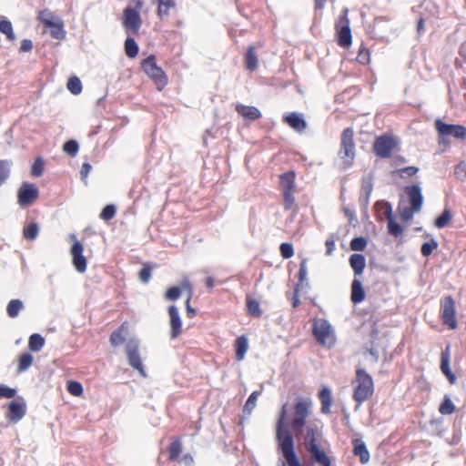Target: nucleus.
Segmentation results:
<instances>
[{"instance_id": "nucleus-26", "label": "nucleus", "mask_w": 466, "mask_h": 466, "mask_svg": "<svg viewBox=\"0 0 466 466\" xmlns=\"http://www.w3.org/2000/svg\"><path fill=\"white\" fill-rule=\"evenodd\" d=\"M128 329V323L127 321L123 322L121 326L112 332L109 338L110 344L114 347L119 346L124 343L126 340L125 335L127 334Z\"/></svg>"}, {"instance_id": "nucleus-20", "label": "nucleus", "mask_w": 466, "mask_h": 466, "mask_svg": "<svg viewBox=\"0 0 466 466\" xmlns=\"http://www.w3.org/2000/svg\"><path fill=\"white\" fill-rule=\"evenodd\" d=\"M25 404L24 402L12 401L8 405L5 417L11 422H17L25 416Z\"/></svg>"}, {"instance_id": "nucleus-34", "label": "nucleus", "mask_w": 466, "mask_h": 466, "mask_svg": "<svg viewBox=\"0 0 466 466\" xmlns=\"http://www.w3.org/2000/svg\"><path fill=\"white\" fill-rule=\"evenodd\" d=\"M0 32L2 34L5 35L6 38L9 41L15 40V33L13 30L12 23L10 22V20L7 17H5L4 15L0 16Z\"/></svg>"}, {"instance_id": "nucleus-33", "label": "nucleus", "mask_w": 466, "mask_h": 466, "mask_svg": "<svg viewBox=\"0 0 466 466\" xmlns=\"http://www.w3.org/2000/svg\"><path fill=\"white\" fill-rule=\"evenodd\" d=\"M39 233V227L36 222L30 221L26 222L23 228V237L25 239L33 241L35 240Z\"/></svg>"}, {"instance_id": "nucleus-28", "label": "nucleus", "mask_w": 466, "mask_h": 466, "mask_svg": "<svg viewBox=\"0 0 466 466\" xmlns=\"http://www.w3.org/2000/svg\"><path fill=\"white\" fill-rule=\"evenodd\" d=\"M404 192L409 198L410 204H422L423 197L419 185L407 186Z\"/></svg>"}, {"instance_id": "nucleus-52", "label": "nucleus", "mask_w": 466, "mask_h": 466, "mask_svg": "<svg viewBox=\"0 0 466 466\" xmlns=\"http://www.w3.org/2000/svg\"><path fill=\"white\" fill-rule=\"evenodd\" d=\"M438 248V243L436 240L431 239L430 242H425L422 244L420 252L424 257H429L431 255L434 249Z\"/></svg>"}, {"instance_id": "nucleus-12", "label": "nucleus", "mask_w": 466, "mask_h": 466, "mask_svg": "<svg viewBox=\"0 0 466 466\" xmlns=\"http://www.w3.org/2000/svg\"><path fill=\"white\" fill-rule=\"evenodd\" d=\"M313 334L317 341L321 345H330L333 343L331 327L326 320H319L314 324Z\"/></svg>"}, {"instance_id": "nucleus-51", "label": "nucleus", "mask_w": 466, "mask_h": 466, "mask_svg": "<svg viewBox=\"0 0 466 466\" xmlns=\"http://www.w3.org/2000/svg\"><path fill=\"white\" fill-rule=\"evenodd\" d=\"M367 246V239L363 237L354 238L350 241V248L354 251H362Z\"/></svg>"}, {"instance_id": "nucleus-1", "label": "nucleus", "mask_w": 466, "mask_h": 466, "mask_svg": "<svg viewBox=\"0 0 466 466\" xmlns=\"http://www.w3.org/2000/svg\"><path fill=\"white\" fill-rule=\"evenodd\" d=\"M303 445L311 465L331 466V459L328 454L329 442L323 436L321 427L309 424L305 429Z\"/></svg>"}, {"instance_id": "nucleus-45", "label": "nucleus", "mask_w": 466, "mask_h": 466, "mask_svg": "<svg viewBox=\"0 0 466 466\" xmlns=\"http://www.w3.org/2000/svg\"><path fill=\"white\" fill-rule=\"evenodd\" d=\"M11 165L10 160H0V186L9 177Z\"/></svg>"}, {"instance_id": "nucleus-46", "label": "nucleus", "mask_w": 466, "mask_h": 466, "mask_svg": "<svg viewBox=\"0 0 466 466\" xmlns=\"http://www.w3.org/2000/svg\"><path fill=\"white\" fill-rule=\"evenodd\" d=\"M68 90L74 95H79L82 92V83L77 76H71L67 82Z\"/></svg>"}, {"instance_id": "nucleus-32", "label": "nucleus", "mask_w": 466, "mask_h": 466, "mask_svg": "<svg viewBox=\"0 0 466 466\" xmlns=\"http://www.w3.org/2000/svg\"><path fill=\"white\" fill-rule=\"evenodd\" d=\"M373 185H372V178L371 177H365L362 179L361 184V192L360 197V201L362 204H368L370 196L372 192Z\"/></svg>"}, {"instance_id": "nucleus-57", "label": "nucleus", "mask_w": 466, "mask_h": 466, "mask_svg": "<svg viewBox=\"0 0 466 466\" xmlns=\"http://www.w3.org/2000/svg\"><path fill=\"white\" fill-rule=\"evenodd\" d=\"M308 275V269H307V259H303L300 262L299 265V283L297 287L299 288L302 283L306 280Z\"/></svg>"}, {"instance_id": "nucleus-19", "label": "nucleus", "mask_w": 466, "mask_h": 466, "mask_svg": "<svg viewBox=\"0 0 466 466\" xmlns=\"http://www.w3.org/2000/svg\"><path fill=\"white\" fill-rule=\"evenodd\" d=\"M318 398L320 401L321 407L320 411L323 414H330L331 412V406L333 404V397L331 390L327 387L323 386L320 390L318 392Z\"/></svg>"}, {"instance_id": "nucleus-36", "label": "nucleus", "mask_w": 466, "mask_h": 466, "mask_svg": "<svg viewBox=\"0 0 466 466\" xmlns=\"http://www.w3.org/2000/svg\"><path fill=\"white\" fill-rule=\"evenodd\" d=\"M157 14L160 18L168 16L170 9L176 7L174 0H157Z\"/></svg>"}, {"instance_id": "nucleus-40", "label": "nucleus", "mask_w": 466, "mask_h": 466, "mask_svg": "<svg viewBox=\"0 0 466 466\" xmlns=\"http://www.w3.org/2000/svg\"><path fill=\"white\" fill-rule=\"evenodd\" d=\"M456 410L455 405L453 404L451 398L447 395L444 396L443 400L440 404L439 412L442 415H451Z\"/></svg>"}, {"instance_id": "nucleus-47", "label": "nucleus", "mask_w": 466, "mask_h": 466, "mask_svg": "<svg viewBox=\"0 0 466 466\" xmlns=\"http://www.w3.org/2000/svg\"><path fill=\"white\" fill-rule=\"evenodd\" d=\"M56 17L52 12H50L47 9H45L39 13L38 19L46 26L49 27L50 25H53V24L56 22Z\"/></svg>"}, {"instance_id": "nucleus-56", "label": "nucleus", "mask_w": 466, "mask_h": 466, "mask_svg": "<svg viewBox=\"0 0 466 466\" xmlns=\"http://www.w3.org/2000/svg\"><path fill=\"white\" fill-rule=\"evenodd\" d=\"M280 254L284 258H290L294 255V248L290 243H282L279 247Z\"/></svg>"}, {"instance_id": "nucleus-49", "label": "nucleus", "mask_w": 466, "mask_h": 466, "mask_svg": "<svg viewBox=\"0 0 466 466\" xmlns=\"http://www.w3.org/2000/svg\"><path fill=\"white\" fill-rule=\"evenodd\" d=\"M63 149L67 155L75 157L79 150V145L76 140L70 139L64 144Z\"/></svg>"}, {"instance_id": "nucleus-43", "label": "nucleus", "mask_w": 466, "mask_h": 466, "mask_svg": "<svg viewBox=\"0 0 466 466\" xmlns=\"http://www.w3.org/2000/svg\"><path fill=\"white\" fill-rule=\"evenodd\" d=\"M451 218H452L451 212L449 209L446 208L441 213V215H440L436 218L434 225L438 228H443L447 227L451 223Z\"/></svg>"}, {"instance_id": "nucleus-21", "label": "nucleus", "mask_w": 466, "mask_h": 466, "mask_svg": "<svg viewBox=\"0 0 466 466\" xmlns=\"http://www.w3.org/2000/svg\"><path fill=\"white\" fill-rule=\"evenodd\" d=\"M385 207L386 210L384 214L388 222L389 233L395 238L400 237L403 233V228L399 223L396 222L392 213V206Z\"/></svg>"}, {"instance_id": "nucleus-61", "label": "nucleus", "mask_w": 466, "mask_h": 466, "mask_svg": "<svg viewBox=\"0 0 466 466\" xmlns=\"http://www.w3.org/2000/svg\"><path fill=\"white\" fill-rule=\"evenodd\" d=\"M259 394H260V392L256 390V391H253L249 395V397L247 400L246 404H245V410H253L255 408L256 403H257V400H258V396Z\"/></svg>"}, {"instance_id": "nucleus-8", "label": "nucleus", "mask_w": 466, "mask_h": 466, "mask_svg": "<svg viewBox=\"0 0 466 466\" xmlns=\"http://www.w3.org/2000/svg\"><path fill=\"white\" fill-rule=\"evenodd\" d=\"M441 319L449 329H455L457 328L455 300L451 296L445 297L441 302Z\"/></svg>"}, {"instance_id": "nucleus-60", "label": "nucleus", "mask_w": 466, "mask_h": 466, "mask_svg": "<svg viewBox=\"0 0 466 466\" xmlns=\"http://www.w3.org/2000/svg\"><path fill=\"white\" fill-rule=\"evenodd\" d=\"M357 61L361 65H366L370 62V52L364 47H360L357 56Z\"/></svg>"}, {"instance_id": "nucleus-2", "label": "nucleus", "mask_w": 466, "mask_h": 466, "mask_svg": "<svg viewBox=\"0 0 466 466\" xmlns=\"http://www.w3.org/2000/svg\"><path fill=\"white\" fill-rule=\"evenodd\" d=\"M288 405L284 404L280 410L276 426V439L279 450L281 451L288 466H303L296 452L292 434L287 429Z\"/></svg>"}, {"instance_id": "nucleus-9", "label": "nucleus", "mask_w": 466, "mask_h": 466, "mask_svg": "<svg viewBox=\"0 0 466 466\" xmlns=\"http://www.w3.org/2000/svg\"><path fill=\"white\" fill-rule=\"evenodd\" d=\"M435 127L440 136V143L446 136H451L457 139L466 138V127L464 126L447 124L441 119H437Z\"/></svg>"}, {"instance_id": "nucleus-35", "label": "nucleus", "mask_w": 466, "mask_h": 466, "mask_svg": "<svg viewBox=\"0 0 466 466\" xmlns=\"http://www.w3.org/2000/svg\"><path fill=\"white\" fill-rule=\"evenodd\" d=\"M50 35L57 40H63L66 37V31L64 29V23L60 18H56L53 25L49 26Z\"/></svg>"}, {"instance_id": "nucleus-10", "label": "nucleus", "mask_w": 466, "mask_h": 466, "mask_svg": "<svg viewBox=\"0 0 466 466\" xmlns=\"http://www.w3.org/2000/svg\"><path fill=\"white\" fill-rule=\"evenodd\" d=\"M397 146V141L387 135L376 138L373 144V151L376 156L381 158H387L391 156L392 150Z\"/></svg>"}, {"instance_id": "nucleus-55", "label": "nucleus", "mask_w": 466, "mask_h": 466, "mask_svg": "<svg viewBox=\"0 0 466 466\" xmlns=\"http://www.w3.org/2000/svg\"><path fill=\"white\" fill-rule=\"evenodd\" d=\"M16 395L15 389L10 388L6 385L0 384V399H12L15 398Z\"/></svg>"}, {"instance_id": "nucleus-37", "label": "nucleus", "mask_w": 466, "mask_h": 466, "mask_svg": "<svg viewBox=\"0 0 466 466\" xmlns=\"http://www.w3.org/2000/svg\"><path fill=\"white\" fill-rule=\"evenodd\" d=\"M246 67L254 71L258 67V56L254 46H249L246 55Z\"/></svg>"}, {"instance_id": "nucleus-64", "label": "nucleus", "mask_w": 466, "mask_h": 466, "mask_svg": "<svg viewBox=\"0 0 466 466\" xmlns=\"http://www.w3.org/2000/svg\"><path fill=\"white\" fill-rule=\"evenodd\" d=\"M33 48V43L30 39H24L20 46V52H30Z\"/></svg>"}, {"instance_id": "nucleus-41", "label": "nucleus", "mask_w": 466, "mask_h": 466, "mask_svg": "<svg viewBox=\"0 0 466 466\" xmlns=\"http://www.w3.org/2000/svg\"><path fill=\"white\" fill-rule=\"evenodd\" d=\"M45 345V339L37 333L32 334L29 338L28 346L32 351H39Z\"/></svg>"}, {"instance_id": "nucleus-25", "label": "nucleus", "mask_w": 466, "mask_h": 466, "mask_svg": "<svg viewBox=\"0 0 466 466\" xmlns=\"http://www.w3.org/2000/svg\"><path fill=\"white\" fill-rule=\"evenodd\" d=\"M350 265L354 271L355 276H360L366 267L365 257L361 254L354 253L350 257Z\"/></svg>"}, {"instance_id": "nucleus-29", "label": "nucleus", "mask_w": 466, "mask_h": 466, "mask_svg": "<svg viewBox=\"0 0 466 466\" xmlns=\"http://www.w3.org/2000/svg\"><path fill=\"white\" fill-rule=\"evenodd\" d=\"M183 445L181 438L175 437L171 440L167 447L168 461H175L178 459L182 452Z\"/></svg>"}, {"instance_id": "nucleus-18", "label": "nucleus", "mask_w": 466, "mask_h": 466, "mask_svg": "<svg viewBox=\"0 0 466 466\" xmlns=\"http://www.w3.org/2000/svg\"><path fill=\"white\" fill-rule=\"evenodd\" d=\"M450 360H451V346L448 345L445 350H442L441 356V370L447 378L451 384H454L456 382L457 377L451 371L450 368Z\"/></svg>"}, {"instance_id": "nucleus-42", "label": "nucleus", "mask_w": 466, "mask_h": 466, "mask_svg": "<svg viewBox=\"0 0 466 466\" xmlns=\"http://www.w3.org/2000/svg\"><path fill=\"white\" fill-rule=\"evenodd\" d=\"M22 309L23 302L20 299H12L6 307V312L10 318H15Z\"/></svg>"}, {"instance_id": "nucleus-3", "label": "nucleus", "mask_w": 466, "mask_h": 466, "mask_svg": "<svg viewBox=\"0 0 466 466\" xmlns=\"http://www.w3.org/2000/svg\"><path fill=\"white\" fill-rule=\"evenodd\" d=\"M312 401L309 398L299 399L293 406V411L289 419V426L298 436L307 427L308 418L311 413Z\"/></svg>"}, {"instance_id": "nucleus-63", "label": "nucleus", "mask_w": 466, "mask_h": 466, "mask_svg": "<svg viewBox=\"0 0 466 466\" xmlns=\"http://www.w3.org/2000/svg\"><path fill=\"white\" fill-rule=\"evenodd\" d=\"M418 167L410 166L400 169V172L402 177H412L418 172Z\"/></svg>"}, {"instance_id": "nucleus-22", "label": "nucleus", "mask_w": 466, "mask_h": 466, "mask_svg": "<svg viewBox=\"0 0 466 466\" xmlns=\"http://www.w3.org/2000/svg\"><path fill=\"white\" fill-rule=\"evenodd\" d=\"M284 122L298 132H302L307 128V122L300 114L296 112L284 116Z\"/></svg>"}, {"instance_id": "nucleus-14", "label": "nucleus", "mask_w": 466, "mask_h": 466, "mask_svg": "<svg viewBox=\"0 0 466 466\" xmlns=\"http://www.w3.org/2000/svg\"><path fill=\"white\" fill-rule=\"evenodd\" d=\"M126 353L129 365L145 377L146 373L140 359L138 345L134 342H129L126 347Z\"/></svg>"}, {"instance_id": "nucleus-11", "label": "nucleus", "mask_w": 466, "mask_h": 466, "mask_svg": "<svg viewBox=\"0 0 466 466\" xmlns=\"http://www.w3.org/2000/svg\"><path fill=\"white\" fill-rule=\"evenodd\" d=\"M71 238L75 239L70 250L73 265L79 273H84L87 267L86 258L83 256L84 247L76 239L75 235H72Z\"/></svg>"}, {"instance_id": "nucleus-44", "label": "nucleus", "mask_w": 466, "mask_h": 466, "mask_svg": "<svg viewBox=\"0 0 466 466\" xmlns=\"http://www.w3.org/2000/svg\"><path fill=\"white\" fill-rule=\"evenodd\" d=\"M421 206H410L402 210L400 209V219L403 222H409L412 219L415 212L419 211Z\"/></svg>"}, {"instance_id": "nucleus-38", "label": "nucleus", "mask_w": 466, "mask_h": 466, "mask_svg": "<svg viewBox=\"0 0 466 466\" xmlns=\"http://www.w3.org/2000/svg\"><path fill=\"white\" fill-rule=\"evenodd\" d=\"M33 356L29 352L21 354L18 358L17 372L22 373L25 371L33 364Z\"/></svg>"}, {"instance_id": "nucleus-30", "label": "nucleus", "mask_w": 466, "mask_h": 466, "mask_svg": "<svg viewBox=\"0 0 466 466\" xmlns=\"http://www.w3.org/2000/svg\"><path fill=\"white\" fill-rule=\"evenodd\" d=\"M248 350V340L245 335L239 336L235 340L236 359L238 361L244 360Z\"/></svg>"}, {"instance_id": "nucleus-54", "label": "nucleus", "mask_w": 466, "mask_h": 466, "mask_svg": "<svg viewBox=\"0 0 466 466\" xmlns=\"http://www.w3.org/2000/svg\"><path fill=\"white\" fill-rule=\"evenodd\" d=\"M116 212V206H105L102 212L100 213V218L105 221H108L115 217Z\"/></svg>"}, {"instance_id": "nucleus-59", "label": "nucleus", "mask_w": 466, "mask_h": 466, "mask_svg": "<svg viewBox=\"0 0 466 466\" xmlns=\"http://www.w3.org/2000/svg\"><path fill=\"white\" fill-rule=\"evenodd\" d=\"M179 288L181 289V291L182 290H186L187 291V299H192V297H193V288H192L191 282L189 281V279L187 278H184L181 280Z\"/></svg>"}, {"instance_id": "nucleus-5", "label": "nucleus", "mask_w": 466, "mask_h": 466, "mask_svg": "<svg viewBox=\"0 0 466 466\" xmlns=\"http://www.w3.org/2000/svg\"><path fill=\"white\" fill-rule=\"evenodd\" d=\"M143 71L155 82L158 90H162L167 84V78L161 67L157 65L156 56L150 55L141 63Z\"/></svg>"}, {"instance_id": "nucleus-62", "label": "nucleus", "mask_w": 466, "mask_h": 466, "mask_svg": "<svg viewBox=\"0 0 466 466\" xmlns=\"http://www.w3.org/2000/svg\"><path fill=\"white\" fill-rule=\"evenodd\" d=\"M455 175L458 178L463 180L466 178V166L460 163L455 168Z\"/></svg>"}, {"instance_id": "nucleus-23", "label": "nucleus", "mask_w": 466, "mask_h": 466, "mask_svg": "<svg viewBox=\"0 0 466 466\" xmlns=\"http://www.w3.org/2000/svg\"><path fill=\"white\" fill-rule=\"evenodd\" d=\"M236 111L248 121H254L261 117L260 110L253 106H246L238 103L236 106Z\"/></svg>"}, {"instance_id": "nucleus-53", "label": "nucleus", "mask_w": 466, "mask_h": 466, "mask_svg": "<svg viewBox=\"0 0 466 466\" xmlns=\"http://www.w3.org/2000/svg\"><path fill=\"white\" fill-rule=\"evenodd\" d=\"M181 295V289L179 287H171L165 293V299L167 300H177Z\"/></svg>"}, {"instance_id": "nucleus-7", "label": "nucleus", "mask_w": 466, "mask_h": 466, "mask_svg": "<svg viewBox=\"0 0 466 466\" xmlns=\"http://www.w3.org/2000/svg\"><path fill=\"white\" fill-rule=\"evenodd\" d=\"M349 9L344 8L342 15L339 16L336 25L338 44L342 47H348L352 43L351 30L350 26V20L348 18Z\"/></svg>"}, {"instance_id": "nucleus-15", "label": "nucleus", "mask_w": 466, "mask_h": 466, "mask_svg": "<svg viewBox=\"0 0 466 466\" xmlns=\"http://www.w3.org/2000/svg\"><path fill=\"white\" fill-rule=\"evenodd\" d=\"M123 25L126 29L130 30L133 33H137L142 25L139 13L132 7H127L124 10Z\"/></svg>"}, {"instance_id": "nucleus-39", "label": "nucleus", "mask_w": 466, "mask_h": 466, "mask_svg": "<svg viewBox=\"0 0 466 466\" xmlns=\"http://www.w3.org/2000/svg\"><path fill=\"white\" fill-rule=\"evenodd\" d=\"M139 51L137 43L132 37H127L125 41V52L129 58H135Z\"/></svg>"}, {"instance_id": "nucleus-58", "label": "nucleus", "mask_w": 466, "mask_h": 466, "mask_svg": "<svg viewBox=\"0 0 466 466\" xmlns=\"http://www.w3.org/2000/svg\"><path fill=\"white\" fill-rule=\"evenodd\" d=\"M139 279L144 282L147 283L151 278V268L149 265L145 264L143 268L139 271Z\"/></svg>"}, {"instance_id": "nucleus-48", "label": "nucleus", "mask_w": 466, "mask_h": 466, "mask_svg": "<svg viewBox=\"0 0 466 466\" xmlns=\"http://www.w3.org/2000/svg\"><path fill=\"white\" fill-rule=\"evenodd\" d=\"M66 390L75 397H80L83 394L82 384L76 380H69L66 385Z\"/></svg>"}, {"instance_id": "nucleus-4", "label": "nucleus", "mask_w": 466, "mask_h": 466, "mask_svg": "<svg viewBox=\"0 0 466 466\" xmlns=\"http://www.w3.org/2000/svg\"><path fill=\"white\" fill-rule=\"evenodd\" d=\"M354 385L353 400L361 404L369 400L374 392V383L371 376L363 369H357Z\"/></svg>"}, {"instance_id": "nucleus-16", "label": "nucleus", "mask_w": 466, "mask_h": 466, "mask_svg": "<svg viewBox=\"0 0 466 466\" xmlns=\"http://www.w3.org/2000/svg\"><path fill=\"white\" fill-rule=\"evenodd\" d=\"M38 188L34 184L25 182L18 190V203L30 204L38 198Z\"/></svg>"}, {"instance_id": "nucleus-31", "label": "nucleus", "mask_w": 466, "mask_h": 466, "mask_svg": "<svg viewBox=\"0 0 466 466\" xmlns=\"http://www.w3.org/2000/svg\"><path fill=\"white\" fill-rule=\"evenodd\" d=\"M246 307L248 315L255 318L261 317L262 310L259 302L249 294L246 296Z\"/></svg>"}, {"instance_id": "nucleus-17", "label": "nucleus", "mask_w": 466, "mask_h": 466, "mask_svg": "<svg viewBox=\"0 0 466 466\" xmlns=\"http://www.w3.org/2000/svg\"><path fill=\"white\" fill-rule=\"evenodd\" d=\"M167 312L169 315L170 337L171 339H177L182 333V320L178 309L175 305H171L168 307Z\"/></svg>"}, {"instance_id": "nucleus-27", "label": "nucleus", "mask_w": 466, "mask_h": 466, "mask_svg": "<svg viewBox=\"0 0 466 466\" xmlns=\"http://www.w3.org/2000/svg\"><path fill=\"white\" fill-rule=\"evenodd\" d=\"M366 294L360 280L354 279L351 283V301L359 304L365 299Z\"/></svg>"}, {"instance_id": "nucleus-6", "label": "nucleus", "mask_w": 466, "mask_h": 466, "mask_svg": "<svg viewBox=\"0 0 466 466\" xmlns=\"http://www.w3.org/2000/svg\"><path fill=\"white\" fill-rule=\"evenodd\" d=\"M354 131L352 127H347L341 134L339 156L346 166H350L355 157Z\"/></svg>"}, {"instance_id": "nucleus-24", "label": "nucleus", "mask_w": 466, "mask_h": 466, "mask_svg": "<svg viewBox=\"0 0 466 466\" xmlns=\"http://www.w3.org/2000/svg\"><path fill=\"white\" fill-rule=\"evenodd\" d=\"M353 445V454L360 458V461L362 464H366L369 462L370 459V451H368L366 444L360 439H355L352 441Z\"/></svg>"}, {"instance_id": "nucleus-13", "label": "nucleus", "mask_w": 466, "mask_h": 466, "mask_svg": "<svg viewBox=\"0 0 466 466\" xmlns=\"http://www.w3.org/2000/svg\"><path fill=\"white\" fill-rule=\"evenodd\" d=\"M295 184L294 172H286L279 177V185L281 187L286 204H294L293 188Z\"/></svg>"}, {"instance_id": "nucleus-50", "label": "nucleus", "mask_w": 466, "mask_h": 466, "mask_svg": "<svg viewBox=\"0 0 466 466\" xmlns=\"http://www.w3.org/2000/svg\"><path fill=\"white\" fill-rule=\"evenodd\" d=\"M44 167H45V162H44L43 158L41 157H36L35 162L32 165V168H31L32 176L36 177L42 176V174L44 172Z\"/></svg>"}]
</instances>
